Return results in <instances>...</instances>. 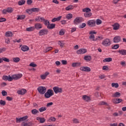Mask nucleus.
<instances>
[{
    "label": "nucleus",
    "instance_id": "72a5a7b5",
    "mask_svg": "<svg viewBox=\"0 0 126 126\" xmlns=\"http://www.w3.org/2000/svg\"><path fill=\"white\" fill-rule=\"evenodd\" d=\"M73 7H74L72 5H69L65 8V10H67V11L72 10V9H73Z\"/></svg>",
    "mask_w": 126,
    "mask_h": 126
},
{
    "label": "nucleus",
    "instance_id": "58836bf2",
    "mask_svg": "<svg viewBox=\"0 0 126 126\" xmlns=\"http://www.w3.org/2000/svg\"><path fill=\"white\" fill-rule=\"evenodd\" d=\"M47 110V108L44 107H42L40 108H39L38 111L42 113V112H45Z\"/></svg>",
    "mask_w": 126,
    "mask_h": 126
},
{
    "label": "nucleus",
    "instance_id": "680f3d73",
    "mask_svg": "<svg viewBox=\"0 0 126 126\" xmlns=\"http://www.w3.org/2000/svg\"><path fill=\"white\" fill-rule=\"evenodd\" d=\"M59 35H60L61 36L64 35V31H63V30H61L59 32Z\"/></svg>",
    "mask_w": 126,
    "mask_h": 126
},
{
    "label": "nucleus",
    "instance_id": "6e6552de",
    "mask_svg": "<svg viewBox=\"0 0 126 126\" xmlns=\"http://www.w3.org/2000/svg\"><path fill=\"white\" fill-rule=\"evenodd\" d=\"M85 53H87V50L83 48L80 49L76 51V54L78 55L85 54Z\"/></svg>",
    "mask_w": 126,
    "mask_h": 126
},
{
    "label": "nucleus",
    "instance_id": "2eb2a0df",
    "mask_svg": "<svg viewBox=\"0 0 126 126\" xmlns=\"http://www.w3.org/2000/svg\"><path fill=\"white\" fill-rule=\"evenodd\" d=\"M21 50H22L23 52H27V51H29V47L26 45H23L21 47Z\"/></svg>",
    "mask_w": 126,
    "mask_h": 126
},
{
    "label": "nucleus",
    "instance_id": "338daca9",
    "mask_svg": "<svg viewBox=\"0 0 126 126\" xmlns=\"http://www.w3.org/2000/svg\"><path fill=\"white\" fill-rule=\"evenodd\" d=\"M6 48L3 47L2 48H0V53H2V52H5Z\"/></svg>",
    "mask_w": 126,
    "mask_h": 126
},
{
    "label": "nucleus",
    "instance_id": "c85d7f7f",
    "mask_svg": "<svg viewBox=\"0 0 126 126\" xmlns=\"http://www.w3.org/2000/svg\"><path fill=\"white\" fill-rule=\"evenodd\" d=\"M26 1L25 0H21L18 1V4L19 5H23V4H25Z\"/></svg>",
    "mask_w": 126,
    "mask_h": 126
},
{
    "label": "nucleus",
    "instance_id": "de8ad7c7",
    "mask_svg": "<svg viewBox=\"0 0 126 126\" xmlns=\"http://www.w3.org/2000/svg\"><path fill=\"white\" fill-rule=\"evenodd\" d=\"M44 22V24L45 26H49V25H50V22L48 20H45Z\"/></svg>",
    "mask_w": 126,
    "mask_h": 126
},
{
    "label": "nucleus",
    "instance_id": "20e7f679",
    "mask_svg": "<svg viewBox=\"0 0 126 126\" xmlns=\"http://www.w3.org/2000/svg\"><path fill=\"white\" fill-rule=\"evenodd\" d=\"M87 25H88L89 27H94L96 26V21H95L94 20H89L87 22Z\"/></svg>",
    "mask_w": 126,
    "mask_h": 126
},
{
    "label": "nucleus",
    "instance_id": "5701e85b",
    "mask_svg": "<svg viewBox=\"0 0 126 126\" xmlns=\"http://www.w3.org/2000/svg\"><path fill=\"white\" fill-rule=\"evenodd\" d=\"M48 29H54V28H56V24H49V25L47 26Z\"/></svg>",
    "mask_w": 126,
    "mask_h": 126
},
{
    "label": "nucleus",
    "instance_id": "39448f33",
    "mask_svg": "<svg viewBox=\"0 0 126 126\" xmlns=\"http://www.w3.org/2000/svg\"><path fill=\"white\" fill-rule=\"evenodd\" d=\"M48 33H49V31L47 29H43L41 30L39 32L38 34L39 36H43V35H48Z\"/></svg>",
    "mask_w": 126,
    "mask_h": 126
},
{
    "label": "nucleus",
    "instance_id": "774afa93",
    "mask_svg": "<svg viewBox=\"0 0 126 126\" xmlns=\"http://www.w3.org/2000/svg\"><path fill=\"white\" fill-rule=\"evenodd\" d=\"M6 99V100H7V101H12V100L13 99L12 97L9 96H7Z\"/></svg>",
    "mask_w": 126,
    "mask_h": 126
},
{
    "label": "nucleus",
    "instance_id": "69168bd1",
    "mask_svg": "<svg viewBox=\"0 0 126 126\" xmlns=\"http://www.w3.org/2000/svg\"><path fill=\"white\" fill-rule=\"evenodd\" d=\"M6 21V19L4 18H0V22H4Z\"/></svg>",
    "mask_w": 126,
    "mask_h": 126
},
{
    "label": "nucleus",
    "instance_id": "49530a36",
    "mask_svg": "<svg viewBox=\"0 0 126 126\" xmlns=\"http://www.w3.org/2000/svg\"><path fill=\"white\" fill-rule=\"evenodd\" d=\"M26 12H27V13H28L29 14H32V9H28L27 10H26Z\"/></svg>",
    "mask_w": 126,
    "mask_h": 126
},
{
    "label": "nucleus",
    "instance_id": "052dcab7",
    "mask_svg": "<svg viewBox=\"0 0 126 126\" xmlns=\"http://www.w3.org/2000/svg\"><path fill=\"white\" fill-rule=\"evenodd\" d=\"M102 69L103 70H109V67H108V66H103L102 67Z\"/></svg>",
    "mask_w": 126,
    "mask_h": 126
},
{
    "label": "nucleus",
    "instance_id": "4c0bfd02",
    "mask_svg": "<svg viewBox=\"0 0 126 126\" xmlns=\"http://www.w3.org/2000/svg\"><path fill=\"white\" fill-rule=\"evenodd\" d=\"M66 19H68V20H69V19H71L72 18V15L71 13H69L66 15Z\"/></svg>",
    "mask_w": 126,
    "mask_h": 126
},
{
    "label": "nucleus",
    "instance_id": "1a4fd4ad",
    "mask_svg": "<svg viewBox=\"0 0 126 126\" xmlns=\"http://www.w3.org/2000/svg\"><path fill=\"white\" fill-rule=\"evenodd\" d=\"M113 41L114 43H120L122 41V38H121L120 36H116L114 37Z\"/></svg>",
    "mask_w": 126,
    "mask_h": 126
},
{
    "label": "nucleus",
    "instance_id": "bf43d9fd",
    "mask_svg": "<svg viewBox=\"0 0 126 126\" xmlns=\"http://www.w3.org/2000/svg\"><path fill=\"white\" fill-rule=\"evenodd\" d=\"M30 66H32V67H36V66H37V64L34 63H31L30 64Z\"/></svg>",
    "mask_w": 126,
    "mask_h": 126
},
{
    "label": "nucleus",
    "instance_id": "b1692460",
    "mask_svg": "<svg viewBox=\"0 0 126 126\" xmlns=\"http://www.w3.org/2000/svg\"><path fill=\"white\" fill-rule=\"evenodd\" d=\"M80 22H81L80 19L77 17L74 20V24H75V25H77V24H78L79 23H80Z\"/></svg>",
    "mask_w": 126,
    "mask_h": 126
},
{
    "label": "nucleus",
    "instance_id": "37998d69",
    "mask_svg": "<svg viewBox=\"0 0 126 126\" xmlns=\"http://www.w3.org/2000/svg\"><path fill=\"white\" fill-rule=\"evenodd\" d=\"M119 48H120V45L119 44H115L112 47V49L113 50H117V49H119Z\"/></svg>",
    "mask_w": 126,
    "mask_h": 126
},
{
    "label": "nucleus",
    "instance_id": "412c9836",
    "mask_svg": "<svg viewBox=\"0 0 126 126\" xmlns=\"http://www.w3.org/2000/svg\"><path fill=\"white\" fill-rule=\"evenodd\" d=\"M120 96H121V93L118 92H116L115 93L112 94V97L113 98H119V97H120Z\"/></svg>",
    "mask_w": 126,
    "mask_h": 126
},
{
    "label": "nucleus",
    "instance_id": "dca6fc26",
    "mask_svg": "<svg viewBox=\"0 0 126 126\" xmlns=\"http://www.w3.org/2000/svg\"><path fill=\"white\" fill-rule=\"evenodd\" d=\"M84 59L85 61H86V62H90V61L92 60V58L91 56L86 55L84 57Z\"/></svg>",
    "mask_w": 126,
    "mask_h": 126
},
{
    "label": "nucleus",
    "instance_id": "f03ea898",
    "mask_svg": "<svg viewBox=\"0 0 126 126\" xmlns=\"http://www.w3.org/2000/svg\"><path fill=\"white\" fill-rule=\"evenodd\" d=\"M53 95H54V91L51 89H49L47 91L46 93H45L44 96L46 98H50V97H51V96H53Z\"/></svg>",
    "mask_w": 126,
    "mask_h": 126
},
{
    "label": "nucleus",
    "instance_id": "f3484780",
    "mask_svg": "<svg viewBox=\"0 0 126 126\" xmlns=\"http://www.w3.org/2000/svg\"><path fill=\"white\" fill-rule=\"evenodd\" d=\"M17 17V20H23V19H25L26 16L25 15H18Z\"/></svg>",
    "mask_w": 126,
    "mask_h": 126
},
{
    "label": "nucleus",
    "instance_id": "a211bd4d",
    "mask_svg": "<svg viewBox=\"0 0 126 126\" xmlns=\"http://www.w3.org/2000/svg\"><path fill=\"white\" fill-rule=\"evenodd\" d=\"M113 30H119L120 29V24L118 23L114 24L113 26Z\"/></svg>",
    "mask_w": 126,
    "mask_h": 126
},
{
    "label": "nucleus",
    "instance_id": "8fccbe9b",
    "mask_svg": "<svg viewBox=\"0 0 126 126\" xmlns=\"http://www.w3.org/2000/svg\"><path fill=\"white\" fill-rule=\"evenodd\" d=\"M2 60L3 62L4 61V62H6V63H9V62H10L9 59H8L7 58H5V57H2Z\"/></svg>",
    "mask_w": 126,
    "mask_h": 126
},
{
    "label": "nucleus",
    "instance_id": "09e8293b",
    "mask_svg": "<svg viewBox=\"0 0 126 126\" xmlns=\"http://www.w3.org/2000/svg\"><path fill=\"white\" fill-rule=\"evenodd\" d=\"M2 79L5 81H7V80H8V76L3 75L2 77Z\"/></svg>",
    "mask_w": 126,
    "mask_h": 126
},
{
    "label": "nucleus",
    "instance_id": "79ce46f5",
    "mask_svg": "<svg viewBox=\"0 0 126 126\" xmlns=\"http://www.w3.org/2000/svg\"><path fill=\"white\" fill-rule=\"evenodd\" d=\"M0 105H1V106H5V105H6V102H5V101L4 100L1 99L0 100Z\"/></svg>",
    "mask_w": 126,
    "mask_h": 126
},
{
    "label": "nucleus",
    "instance_id": "f704fd0d",
    "mask_svg": "<svg viewBox=\"0 0 126 126\" xmlns=\"http://www.w3.org/2000/svg\"><path fill=\"white\" fill-rule=\"evenodd\" d=\"M6 9L8 13H12V12L13 11V8L11 7H7Z\"/></svg>",
    "mask_w": 126,
    "mask_h": 126
},
{
    "label": "nucleus",
    "instance_id": "423d86ee",
    "mask_svg": "<svg viewBox=\"0 0 126 126\" xmlns=\"http://www.w3.org/2000/svg\"><path fill=\"white\" fill-rule=\"evenodd\" d=\"M53 90L55 94H58V93H63V89L62 88H59V87H54L53 88Z\"/></svg>",
    "mask_w": 126,
    "mask_h": 126
},
{
    "label": "nucleus",
    "instance_id": "a878e982",
    "mask_svg": "<svg viewBox=\"0 0 126 126\" xmlns=\"http://www.w3.org/2000/svg\"><path fill=\"white\" fill-rule=\"evenodd\" d=\"M34 30H35V28L34 27H30L26 28V31L28 32H31V31H34Z\"/></svg>",
    "mask_w": 126,
    "mask_h": 126
},
{
    "label": "nucleus",
    "instance_id": "3c124183",
    "mask_svg": "<svg viewBox=\"0 0 126 126\" xmlns=\"http://www.w3.org/2000/svg\"><path fill=\"white\" fill-rule=\"evenodd\" d=\"M98 105H106V106H108V103H106L105 101H100Z\"/></svg>",
    "mask_w": 126,
    "mask_h": 126
},
{
    "label": "nucleus",
    "instance_id": "5fc2aeb1",
    "mask_svg": "<svg viewBox=\"0 0 126 126\" xmlns=\"http://www.w3.org/2000/svg\"><path fill=\"white\" fill-rule=\"evenodd\" d=\"M1 94L2 96H7V92L4 90H3L1 92Z\"/></svg>",
    "mask_w": 126,
    "mask_h": 126
},
{
    "label": "nucleus",
    "instance_id": "6ab92c4d",
    "mask_svg": "<svg viewBox=\"0 0 126 126\" xmlns=\"http://www.w3.org/2000/svg\"><path fill=\"white\" fill-rule=\"evenodd\" d=\"M81 65V63H73L71 64L72 67H77V66H80Z\"/></svg>",
    "mask_w": 126,
    "mask_h": 126
},
{
    "label": "nucleus",
    "instance_id": "c03bdc74",
    "mask_svg": "<svg viewBox=\"0 0 126 126\" xmlns=\"http://www.w3.org/2000/svg\"><path fill=\"white\" fill-rule=\"evenodd\" d=\"M48 122H56V118L55 117H50L48 119Z\"/></svg>",
    "mask_w": 126,
    "mask_h": 126
},
{
    "label": "nucleus",
    "instance_id": "9b49d317",
    "mask_svg": "<svg viewBox=\"0 0 126 126\" xmlns=\"http://www.w3.org/2000/svg\"><path fill=\"white\" fill-rule=\"evenodd\" d=\"M22 76V74H18L17 75H13V78L15 80H17L18 79H20Z\"/></svg>",
    "mask_w": 126,
    "mask_h": 126
},
{
    "label": "nucleus",
    "instance_id": "c9c22d12",
    "mask_svg": "<svg viewBox=\"0 0 126 126\" xmlns=\"http://www.w3.org/2000/svg\"><path fill=\"white\" fill-rule=\"evenodd\" d=\"M38 113L39 111L36 109H34L32 110V115H36V114H38Z\"/></svg>",
    "mask_w": 126,
    "mask_h": 126
},
{
    "label": "nucleus",
    "instance_id": "603ef678",
    "mask_svg": "<svg viewBox=\"0 0 126 126\" xmlns=\"http://www.w3.org/2000/svg\"><path fill=\"white\" fill-rule=\"evenodd\" d=\"M96 23L97 25H100V24H102V21L99 19H96Z\"/></svg>",
    "mask_w": 126,
    "mask_h": 126
},
{
    "label": "nucleus",
    "instance_id": "393cba45",
    "mask_svg": "<svg viewBox=\"0 0 126 126\" xmlns=\"http://www.w3.org/2000/svg\"><path fill=\"white\" fill-rule=\"evenodd\" d=\"M58 45H59V46H60L61 48H63V47L64 46V43H63V41L62 40L58 41Z\"/></svg>",
    "mask_w": 126,
    "mask_h": 126
},
{
    "label": "nucleus",
    "instance_id": "13d9d810",
    "mask_svg": "<svg viewBox=\"0 0 126 126\" xmlns=\"http://www.w3.org/2000/svg\"><path fill=\"white\" fill-rule=\"evenodd\" d=\"M33 3V1L32 0H27V3L28 5H31V4Z\"/></svg>",
    "mask_w": 126,
    "mask_h": 126
},
{
    "label": "nucleus",
    "instance_id": "f8f14e48",
    "mask_svg": "<svg viewBox=\"0 0 126 126\" xmlns=\"http://www.w3.org/2000/svg\"><path fill=\"white\" fill-rule=\"evenodd\" d=\"M82 99L84 101H86V102H90V101H91L90 97L86 95H83Z\"/></svg>",
    "mask_w": 126,
    "mask_h": 126
},
{
    "label": "nucleus",
    "instance_id": "4468645a",
    "mask_svg": "<svg viewBox=\"0 0 126 126\" xmlns=\"http://www.w3.org/2000/svg\"><path fill=\"white\" fill-rule=\"evenodd\" d=\"M42 25L40 23H36L34 25V29L36 30H39V29H42Z\"/></svg>",
    "mask_w": 126,
    "mask_h": 126
},
{
    "label": "nucleus",
    "instance_id": "f257e3e1",
    "mask_svg": "<svg viewBox=\"0 0 126 126\" xmlns=\"http://www.w3.org/2000/svg\"><path fill=\"white\" fill-rule=\"evenodd\" d=\"M37 91H38L39 94L41 95H44V94L46 93V92L47 91V89L45 87L39 86L37 88Z\"/></svg>",
    "mask_w": 126,
    "mask_h": 126
},
{
    "label": "nucleus",
    "instance_id": "7c9ffc66",
    "mask_svg": "<svg viewBox=\"0 0 126 126\" xmlns=\"http://www.w3.org/2000/svg\"><path fill=\"white\" fill-rule=\"evenodd\" d=\"M89 39H93V41H97L98 40V38L95 39V35H94V34H91L89 36Z\"/></svg>",
    "mask_w": 126,
    "mask_h": 126
},
{
    "label": "nucleus",
    "instance_id": "aec40b11",
    "mask_svg": "<svg viewBox=\"0 0 126 126\" xmlns=\"http://www.w3.org/2000/svg\"><path fill=\"white\" fill-rule=\"evenodd\" d=\"M32 125H33V123L32 122H29V123H25L23 122L22 123L21 126H32Z\"/></svg>",
    "mask_w": 126,
    "mask_h": 126
},
{
    "label": "nucleus",
    "instance_id": "ddd939ff",
    "mask_svg": "<svg viewBox=\"0 0 126 126\" xmlns=\"http://www.w3.org/2000/svg\"><path fill=\"white\" fill-rule=\"evenodd\" d=\"M37 121H39L40 124H44L46 122V119L44 118L38 117L36 118Z\"/></svg>",
    "mask_w": 126,
    "mask_h": 126
},
{
    "label": "nucleus",
    "instance_id": "2f4dec72",
    "mask_svg": "<svg viewBox=\"0 0 126 126\" xmlns=\"http://www.w3.org/2000/svg\"><path fill=\"white\" fill-rule=\"evenodd\" d=\"M53 50V47L50 46L46 48L45 50H44L45 53H48L49 51H52Z\"/></svg>",
    "mask_w": 126,
    "mask_h": 126
},
{
    "label": "nucleus",
    "instance_id": "4be33fe9",
    "mask_svg": "<svg viewBox=\"0 0 126 126\" xmlns=\"http://www.w3.org/2000/svg\"><path fill=\"white\" fill-rule=\"evenodd\" d=\"M118 53H120V55H122L123 56L126 55V50L122 49L118 51Z\"/></svg>",
    "mask_w": 126,
    "mask_h": 126
},
{
    "label": "nucleus",
    "instance_id": "9d476101",
    "mask_svg": "<svg viewBox=\"0 0 126 126\" xmlns=\"http://www.w3.org/2000/svg\"><path fill=\"white\" fill-rule=\"evenodd\" d=\"M27 93V91L25 89H22L21 90L18 91V94H20V95H24L26 93Z\"/></svg>",
    "mask_w": 126,
    "mask_h": 126
},
{
    "label": "nucleus",
    "instance_id": "0e129e2a",
    "mask_svg": "<svg viewBox=\"0 0 126 126\" xmlns=\"http://www.w3.org/2000/svg\"><path fill=\"white\" fill-rule=\"evenodd\" d=\"M112 102L114 104H118V99H117V98H113L112 99Z\"/></svg>",
    "mask_w": 126,
    "mask_h": 126
},
{
    "label": "nucleus",
    "instance_id": "bb28decb",
    "mask_svg": "<svg viewBox=\"0 0 126 126\" xmlns=\"http://www.w3.org/2000/svg\"><path fill=\"white\" fill-rule=\"evenodd\" d=\"M84 16L85 17H90V16H92V13L90 12H87L84 13Z\"/></svg>",
    "mask_w": 126,
    "mask_h": 126
},
{
    "label": "nucleus",
    "instance_id": "a18cd8bd",
    "mask_svg": "<svg viewBox=\"0 0 126 126\" xmlns=\"http://www.w3.org/2000/svg\"><path fill=\"white\" fill-rule=\"evenodd\" d=\"M85 27H86V24L85 23H83L79 26V28L82 29V28H84Z\"/></svg>",
    "mask_w": 126,
    "mask_h": 126
},
{
    "label": "nucleus",
    "instance_id": "6e6d98bb",
    "mask_svg": "<svg viewBox=\"0 0 126 126\" xmlns=\"http://www.w3.org/2000/svg\"><path fill=\"white\" fill-rule=\"evenodd\" d=\"M73 122L74 124H79V121H78V119L76 118H74L73 119Z\"/></svg>",
    "mask_w": 126,
    "mask_h": 126
},
{
    "label": "nucleus",
    "instance_id": "0eeeda50",
    "mask_svg": "<svg viewBox=\"0 0 126 126\" xmlns=\"http://www.w3.org/2000/svg\"><path fill=\"white\" fill-rule=\"evenodd\" d=\"M80 70L82 71H86V72H89L91 71V69L88 66H83L80 68Z\"/></svg>",
    "mask_w": 126,
    "mask_h": 126
},
{
    "label": "nucleus",
    "instance_id": "864d4df0",
    "mask_svg": "<svg viewBox=\"0 0 126 126\" xmlns=\"http://www.w3.org/2000/svg\"><path fill=\"white\" fill-rule=\"evenodd\" d=\"M21 119H22V122H23V121H26V120L28 119V116L26 115L23 117H21Z\"/></svg>",
    "mask_w": 126,
    "mask_h": 126
},
{
    "label": "nucleus",
    "instance_id": "ea45409f",
    "mask_svg": "<svg viewBox=\"0 0 126 126\" xmlns=\"http://www.w3.org/2000/svg\"><path fill=\"white\" fill-rule=\"evenodd\" d=\"M83 11L84 12H90V11H91V9L89 7H86V8L83 9Z\"/></svg>",
    "mask_w": 126,
    "mask_h": 126
},
{
    "label": "nucleus",
    "instance_id": "473e14b6",
    "mask_svg": "<svg viewBox=\"0 0 126 126\" xmlns=\"http://www.w3.org/2000/svg\"><path fill=\"white\" fill-rule=\"evenodd\" d=\"M32 12H39L40 11L39 8H32Z\"/></svg>",
    "mask_w": 126,
    "mask_h": 126
},
{
    "label": "nucleus",
    "instance_id": "a19ab883",
    "mask_svg": "<svg viewBox=\"0 0 126 126\" xmlns=\"http://www.w3.org/2000/svg\"><path fill=\"white\" fill-rule=\"evenodd\" d=\"M20 61V58L18 57L14 58L13 59V62L14 63H18Z\"/></svg>",
    "mask_w": 126,
    "mask_h": 126
},
{
    "label": "nucleus",
    "instance_id": "4d7b16f0",
    "mask_svg": "<svg viewBox=\"0 0 126 126\" xmlns=\"http://www.w3.org/2000/svg\"><path fill=\"white\" fill-rule=\"evenodd\" d=\"M13 80V76H10V75L8 76V81H12Z\"/></svg>",
    "mask_w": 126,
    "mask_h": 126
},
{
    "label": "nucleus",
    "instance_id": "e2e57ef3",
    "mask_svg": "<svg viewBox=\"0 0 126 126\" xmlns=\"http://www.w3.org/2000/svg\"><path fill=\"white\" fill-rule=\"evenodd\" d=\"M16 123H20L21 122H22V120L21 119V118H16Z\"/></svg>",
    "mask_w": 126,
    "mask_h": 126
},
{
    "label": "nucleus",
    "instance_id": "cd10ccee",
    "mask_svg": "<svg viewBox=\"0 0 126 126\" xmlns=\"http://www.w3.org/2000/svg\"><path fill=\"white\" fill-rule=\"evenodd\" d=\"M113 61V59L112 58H105L103 60V63H110V62H112Z\"/></svg>",
    "mask_w": 126,
    "mask_h": 126
},
{
    "label": "nucleus",
    "instance_id": "c756f323",
    "mask_svg": "<svg viewBox=\"0 0 126 126\" xmlns=\"http://www.w3.org/2000/svg\"><path fill=\"white\" fill-rule=\"evenodd\" d=\"M13 34H12V32H7L5 33V35L6 37H12V35Z\"/></svg>",
    "mask_w": 126,
    "mask_h": 126
},
{
    "label": "nucleus",
    "instance_id": "7ed1b4c3",
    "mask_svg": "<svg viewBox=\"0 0 126 126\" xmlns=\"http://www.w3.org/2000/svg\"><path fill=\"white\" fill-rule=\"evenodd\" d=\"M102 45L105 47H109L111 45V40L109 38H106L102 42Z\"/></svg>",
    "mask_w": 126,
    "mask_h": 126
},
{
    "label": "nucleus",
    "instance_id": "e433bc0d",
    "mask_svg": "<svg viewBox=\"0 0 126 126\" xmlns=\"http://www.w3.org/2000/svg\"><path fill=\"white\" fill-rule=\"evenodd\" d=\"M111 86L112 87H115V88H119V84L118 83H112Z\"/></svg>",
    "mask_w": 126,
    "mask_h": 126
}]
</instances>
